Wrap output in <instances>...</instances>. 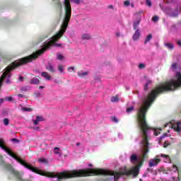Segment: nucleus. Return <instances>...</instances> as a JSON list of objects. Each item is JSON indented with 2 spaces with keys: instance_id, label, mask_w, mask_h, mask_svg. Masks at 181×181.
Wrapping results in <instances>:
<instances>
[{
  "instance_id": "1",
  "label": "nucleus",
  "mask_w": 181,
  "mask_h": 181,
  "mask_svg": "<svg viewBox=\"0 0 181 181\" xmlns=\"http://www.w3.org/2000/svg\"><path fill=\"white\" fill-rule=\"evenodd\" d=\"M51 46H57L58 47H62V44H57L52 42V41H49L44 45V47H42L41 49L30 56L19 59L13 62L11 65L8 66L6 68V71H4L0 77V87L2 86V83H4V80H5L6 77H8V78L11 77L10 73L12 71V70H13V69H16V67H19V66L30 63L33 59H37L39 56H42V54H43V53H45L47 49H50Z\"/></svg>"
},
{
  "instance_id": "2",
  "label": "nucleus",
  "mask_w": 181,
  "mask_h": 181,
  "mask_svg": "<svg viewBox=\"0 0 181 181\" xmlns=\"http://www.w3.org/2000/svg\"><path fill=\"white\" fill-rule=\"evenodd\" d=\"M82 177H86L87 176H95L102 175V176H114V180L118 181V179L121 176H131L133 175L134 177H136L139 175V168L138 167H134L132 169H128L127 167H124L123 171L119 173H115L112 170H105L103 168H88L87 170H81Z\"/></svg>"
},
{
  "instance_id": "3",
  "label": "nucleus",
  "mask_w": 181,
  "mask_h": 181,
  "mask_svg": "<svg viewBox=\"0 0 181 181\" xmlns=\"http://www.w3.org/2000/svg\"><path fill=\"white\" fill-rule=\"evenodd\" d=\"M64 16L62 24L61 25L60 30L52 37V40H49V42H52V43H56L59 39H62L63 35H64L66 30H67V28H69L70 19H71V4H70V0H64Z\"/></svg>"
},
{
  "instance_id": "4",
  "label": "nucleus",
  "mask_w": 181,
  "mask_h": 181,
  "mask_svg": "<svg viewBox=\"0 0 181 181\" xmlns=\"http://www.w3.org/2000/svg\"><path fill=\"white\" fill-rule=\"evenodd\" d=\"M165 158V159H169L168 155L160 154L156 156L153 159H151L148 162L149 168H153L155 166H158V164L160 163V158Z\"/></svg>"
},
{
  "instance_id": "5",
  "label": "nucleus",
  "mask_w": 181,
  "mask_h": 181,
  "mask_svg": "<svg viewBox=\"0 0 181 181\" xmlns=\"http://www.w3.org/2000/svg\"><path fill=\"white\" fill-rule=\"evenodd\" d=\"M55 12L58 15L57 23L60 22V19H62V15L63 13V4H62V1L58 0L55 2Z\"/></svg>"
},
{
  "instance_id": "6",
  "label": "nucleus",
  "mask_w": 181,
  "mask_h": 181,
  "mask_svg": "<svg viewBox=\"0 0 181 181\" xmlns=\"http://www.w3.org/2000/svg\"><path fill=\"white\" fill-rule=\"evenodd\" d=\"M171 128L175 131V132H181V122H177L172 124Z\"/></svg>"
},
{
  "instance_id": "7",
  "label": "nucleus",
  "mask_w": 181,
  "mask_h": 181,
  "mask_svg": "<svg viewBox=\"0 0 181 181\" xmlns=\"http://www.w3.org/2000/svg\"><path fill=\"white\" fill-rule=\"evenodd\" d=\"M46 70L47 71H49V73H52V74H54L56 73V69H54V66H53V64L48 63V64L45 66Z\"/></svg>"
},
{
  "instance_id": "8",
  "label": "nucleus",
  "mask_w": 181,
  "mask_h": 181,
  "mask_svg": "<svg viewBox=\"0 0 181 181\" xmlns=\"http://www.w3.org/2000/svg\"><path fill=\"white\" fill-rule=\"evenodd\" d=\"M139 37H141V32L139 31V29L136 30L135 33H134L132 36L133 40L136 42V40H139Z\"/></svg>"
},
{
  "instance_id": "9",
  "label": "nucleus",
  "mask_w": 181,
  "mask_h": 181,
  "mask_svg": "<svg viewBox=\"0 0 181 181\" xmlns=\"http://www.w3.org/2000/svg\"><path fill=\"white\" fill-rule=\"evenodd\" d=\"M41 76H42V77L45 78V80H48V81L52 80V76L49 74V73H47L46 71L42 72Z\"/></svg>"
},
{
  "instance_id": "10",
  "label": "nucleus",
  "mask_w": 181,
  "mask_h": 181,
  "mask_svg": "<svg viewBox=\"0 0 181 181\" xmlns=\"http://www.w3.org/2000/svg\"><path fill=\"white\" fill-rule=\"evenodd\" d=\"M30 84H35V85L40 84V81L37 77H34L30 79Z\"/></svg>"
},
{
  "instance_id": "11",
  "label": "nucleus",
  "mask_w": 181,
  "mask_h": 181,
  "mask_svg": "<svg viewBox=\"0 0 181 181\" xmlns=\"http://www.w3.org/2000/svg\"><path fill=\"white\" fill-rule=\"evenodd\" d=\"M140 23H141V20H136L133 23V28L134 30H137V28L139 26Z\"/></svg>"
},
{
  "instance_id": "12",
  "label": "nucleus",
  "mask_w": 181,
  "mask_h": 181,
  "mask_svg": "<svg viewBox=\"0 0 181 181\" xmlns=\"http://www.w3.org/2000/svg\"><path fill=\"white\" fill-rule=\"evenodd\" d=\"M38 162L40 163H44L45 165H47V163H49V160H47V159L45 158H40L38 159Z\"/></svg>"
},
{
  "instance_id": "13",
  "label": "nucleus",
  "mask_w": 181,
  "mask_h": 181,
  "mask_svg": "<svg viewBox=\"0 0 181 181\" xmlns=\"http://www.w3.org/2000/svg\"><path fill=\"white\" fill-rule=\"evenodd\" d=\"M136 160H138V156H136V154H132L130 156V161L131 162H136Z\"/></svg>"
},
{
  "instance_id": "14",
  "label": "nucleus",
  "mask_w": 181,
  "mask_h": 181,
  "mask_svg": "<svg viewBox=\"0 0 181 181\" xmlns=\"http://www.w3.org/2000/svg\"><path fill=\"white\" fill-rule=\"evenodd\" d=\"M82 39L83 40H90L91 39V36L89 34H83L82 35Z\"/></svg>"
},
{
  "instance_id": "15",
  "label": "nucleus",
  "mask_w": 181,
  "mask_h": 181,
  "mask_svg": "<svg viewBox=\"0 0 181 181\" xmlns=\"http://www.w3.org/2000/svg\"><path fill=\"white\" fill-rule=\"evenodd\" d=\"M54 153H55V155H59V156H62V153H60V148H59V147H55L54 148Z\"/></svg>"
},
{
  "instance_id": "16",
  "label": "nucleus",
  "mask_w": 181,
  "mask_h": 181,
  "mask_svg": "<svg viewBox=\"0 0 181 181\" xmlns=\"http://www.w3.org/2000/svg\"><path fill=\"white\" fill-rule=\"evenodd\" d=\"M151 39H152V34H148L144 41V45H146V43H148V42H150Z\"/></svg>"
},
{
  "instance_id": "17",
  "label": "nucleus",
  "mask_w": 181,
  "mask_h": 181,
  "mask_svg": "<svg viewBox=\"0 0 181 181\" xmlns=\"http://www.w3.org/2000/svg\"><path fill=\"white\" fill-rule=\"evenodd\" d=\"M165 45L166 47H168L170 50H172L175 48V45L172 43H166Z\"/></svg>"
},
{
  "instance_id": "18",
  "label": "nucleus",
  "mask_w": 181,
  "mask_h": 181,
  "mask_svg": "<svg viewBox=\"0 0 181 181\" xmlns=\"http://www.w3.org/2000/svg\"><path fill=\"white\" fill-rule=\"evenodd\" d=\"M58 70L59 71V73H64V66L62 64H59L58 65Z\"/></svg>"
},
{
  "instance_id": "19",
  "label": "nucleus",
  "mask_w": 181,
  "mask_h": 181,
  "mask_svg": "<svg viewBox=\"0 0 181 181\" xmlns=\"http://www.w3.org/2000/svg\"><path fill=\"white\" fill-rule=\"evenodd\" d=\"M32 110H33V109L30 107H22L21 108V111H23L24 112H30V111H32Z\"/></svg>"
},
{
  "instance_id": "20",
  "label": "nucleus",
  "mask_w": 181,
  "mask_h": 181,
  "mask_svg": "<svg viewBox=\"0 0 181 181\" xmlns=\"http://www.w3.org/2000/svg\"><path fill=\"white\" fill-rule=\"evenodd\" d=\"M88 74V72H78V77H84V76H87Z\"/></svg>"
},
{
  "instance_id": "21",
  "label": "nucleus",
  "mask_w": 181,
  "mask_h": 181,
  "mask_svg": "<svg viewBox=\"0 0 181 181\" xmlns=\"http://www.w3.org/2000/svg\"><path fill=\"white\" fill-rule=\"evenodd\" d=\"M134 110H135V107L131 106V107L127 108L126 112H132V111H134Z\"/></svg>"
},
{
  "instance_id": "22",
  "label": "nucleus",
  "mask_w": 181,
  "mask_h": 181,
  "mask_svg": "<svg viewBox=\"0 0 181 181\" xmlns=\"http://www.w3.org/2000/svg\"><path fill=\"white\" fill-rule=\"evenodd\" d=\"M119 98H118V97L117 96H113V97H112V98H111V101H112V103H117V101H119Z\"/></svg>"
},
{
  "instance_id": "23",
  "label": "nucleus",
  "mask_w": 181,
  "mask_h": 181,
  "mask_svg": "<svg viewBox=\"0 0 181 181\" xmlns=\"http://www.w3.org/2000/svg\"><path fill=\"white\" fill-rule=\"evenodd\" d=\"M112 121H113V122H115L116 124H118V122H119V121L118 120V118H117V117L113 116L112 117Z\"/></svg>"
},
{
  "instance_id": "24",
  "label": "nucleus",
  "mask_w": 181,
  "mask_h": 181,
  "mask_svg": "<svg viewBox=\"0 0 181 181\" xmlns=\"http://www.w3.org/2000/svg\"><path fill=\"white\" fill-rule=\"evenodd\" d=\"M6 164L5 160H4V157L2 156V158H0V165L4 167Z\"/></svg>"
},
{
  "instance_id": "25",
  "label": "nucleus",
  "mask_w": 181,
  "mask_h": 181,
  "mask_svg": "<svg viewBox=\"0 0 181 181\" xmlns=\"http://www.w3.org/2000/svg\"><path fill=\"white\" fill-rule=\"evenodd\" d=\"M57 59H58V60H63L64 59V57L62 55V54H57Z\"/></svg>"
},
{
  "instance_id": "26",
  "label": "nucleus",
  "mask_w": 181,
  "mask_h": 181,
  "mask_svg": "<svg viewBox=\"0 0 181 181\" xmlns=\"http://www.w3.org/2000/svg\"><path fill=\"white\" fill-rule=\"evenodd\" d=\"M4 125H6V126L9 125V119H8V118H4Z\"/></svg>"
},
{
  "instance_id": "27",
  "label": "nucleus",
  "mask_w": 181,
  "mask_h": 181,
  "mask_svg": "<svg viewBox=\"0 0 181 181\" xmlns=\"http://www.w3.org/2000/svg\"><path fill=\"white\" fill-rule=\"evenodd\" d=\"M151 20L153 21V22H158L159 21V17H158L157 16H154Z\"/></svg>"
},
{
  "instance_id": "28",
  "label": "nucleus",
  "mask_w": 181,
  "mask_h": 181,
  "mask_svg": "<svg viewBox=\"0 0 181 181\" xmlns=\"http://www.w3.org/2000/svg\"><path fill=\"white\" fill-rule=\"evenodd\" d=\"M36 119L40 122V121H45V118H43V117H42V116H37Z\"/></svg>"
},
{
  "instance_id": "29",
  "label": "nucleus",
  "mask_w": 181,
  "mask_h": 181,
  "mask_svg": "<svg viewBox=\"0 0 181 181\" xmlns=\"http://www.w3.org/2000/svg\"><path fill=\"white\" fill-rule=\"evenodd\" d=\"M169 145H170V143H169L168 141H165L164 142L163 148H168L169 146Z\"/></svg>"
},
{
  "instance_id": "30",
  "label": "nucleus",
  "mask_w": 181,
  "mask_h": 181,
  "mask_svg": "<svg viewBox=\"0 0 181 181\" xmlns=\"http://www.w3.org/2000/svg\"><path fill=\"white\" fill-rule=\"evenodd\" d=\"M4 100L6 101H12L13 100V98L11 97V96H8V97L4 98Z\"/></svg>"
},
{
  "instance_id": "31",
  "label": "nucleus",
  "mask_w": 181,
  "mask_h": 181,
  "mask_svg": "<svg viewBox=\"0 0 181 181\" xmlns=\"http://www.w3.org/2000/svg\"><path fill=\"white\" fill-rule=\"evenodd\" d=\"M124 6H129V5H131V2H129V1H125L124 2Z\"/></svg>"
},
{
  "instance_id": "32",
  "label": "nucleus",
  "mask_w": 181,
  "mask_h": 181,
  "mask_svg": "<svg viewBox=\"0 0 181 181\" xmlns=\"http://www.w3.org/2000/svg\"><path fill=\"white\" fill-rule=\"evenodd\" d=\"M139 69H145V64H139Z\"/></svg>"
},
{
  "instance_id": "33",
  "label": "nucleus",
  "mask_w": 181,
  "mask_h": 181,
  "mask_svg": "<svg viewBox=\"0 0 181 181\" xmlns=\"http://www.w3.org/2000/svg\"><path fill=\"white\" fill-rule=\"evenodd\" d=\"M146 5H148V6H152V2L151 0H146Z\"/></svg>"
},
{
  "instance_id": "34",
  "label": "nucleus",
  "mask_w": 181,
  "mask_h": 181,
  "mask_svg": "<svg viewBox=\"0 0 181 181\" xmlns=\"http://www.w3.org/2000/svg\"><path fill=\"white\" fill-rule=\"evenodd\" d=\"M71 70H72V71H74V73L76 72V71H74V67L70 66V67L68 68V71H71Z\"/></svg>"
},
{
  "instance_id": "35",
  "label": "nucleus",
  "mask_w": 181,
  "mask_h": 181,
  "mask_svg": "<svg viewBox=\"0 0 181 181\" xmlns=\"http://www.w3.org/2000/svg\"><path fill=\"white\" fill-rule=\"evenodd\" d=\"M160 134V132H158V131H157V130H155L154 131V135L156 136H158V135H159Z\"/></svg>"
},
{
  "instance_id": "36",
  "label": "nucleus",
  "mask_w": 181,
  "mask_h": 181,
  "mask_svg": "<svg viewBox=\"0 0 181 181\" xmlns=\"http://www.w3.org/2000/svg\"><path fill=\"white\" fill-rule=\"evenodd\" d=\"M166 136H167L166 134H165L163 136H160L159 141L160 142V141H162V139H163V138H165Z\"/></svg>"
},
{
  "instance_id": "37",
  "label": "nucleus",
  "mask_w": 181,
  "mask_h": 181,
  "mask_svg": "<svg viewBox=\"0 0 181 181\" xmlns=\"http://www.w3.org/2000/svg\"><path fill=\"white\" fill-rule=\"evenodd\" d=\"M148 86H149V85H148V83H146V84L144 85V90H145V91H147Z\"/></svg>"
},
{
  "instance_id": "38",
  "label": "nucleus",
  "mask_w": 181,
  "mask_h": 181,
  "mask_svg": "<svg viewBox=\"0 0 181 181\" xmlns=\"http://www.w3.org/2000/svg\"><path fill=\"white\" fill-rule=\"evenodd\" d=\"M34 122V125H37V124H39L40 122L37 121V119H36L35 120H33Z\"/></svg>"
},
{
  "instance_id": "39",
  "label": "nucleus",
  "mask_w": 181,
  "mask_h": 181,
  "mask_svg": "<svg viewBox=\"0 0 181 181\" xmlns=\"http://www.w3.org/2000/svg\"><path fill=\"white\" fill-rule=\"evenodd\" d=\"M12 142H19V139H12Z\"/></svg>"
},
{
  "instance_id": "40",
  "label": "nucleus",
  "mask_w": 181,
  "mask_h": 181,
  "mask_svg": "<svg viewBox=\"0 0 181 181\" xmlns=\"http://www.w3.org/2000/svg\"><path fill=\"white\" fill-rule=\"evenodd\" d=\"M80 1L81 0H74V4H76V5H78V4H80Z\"/></svg>"
},
{
  "instance_id": "41",
  "label": "nucleus",
  "mask_w": 181,
  "mask_h": 181,
  "mask_svg": "<svg viewBox=\"0 0 181 181\" xmlns=\"http://www.w3.org/2000/svg\"><path fill=\"white\" fill-rule=\"evenodd\" d=\"M18 97H19L20 98H23L25 97V95H23V94H18Z\"/></svg>"
},
{
  "instance_id": "42",
  "label": "nucleus",
  "mask_w": 181,
  "mask_h": 181,
  "mask_svg": "<svg viewBox=\"0 0 181 181\" xmlns=\"http://www.w3.org/2000/svg\"><path fill=\"white\" fill-rule=\"evenodd\" d=\"M107 8H108V9H114V6H112V5H109V6H107Z\"/></svg>"
},
{
  "instance_id": "43",
  "label": "nucleus",
  "mask_w": 181,
  "mask_h": 181,
  "mask_svg": "<svg viewBox=\"0 0 181 181\" xmlns=\"http://www.w3.org/2000/svg\"><path fill=\"white\" fill-rule=\"evenodd\" d=\"M172 67H173V69H176V67H177L176 63L173 64Z\"/></svg>"
},
{
  "instance_id": "44",
  "label": "nucleus",
  "mask_w": 181,
  "mask_h": 181,
  "mask_svg": "<svg viewBox=\"0 0 181 181\" xmlns=\"http://www.w3.org/2000/svg\"><path fill=\"white\" fill-rule=\"evenodd\" d=\"M34 95L35 97H39V92H37V91L35 92Z\"/></svg>"
},
{
  "instance_id": "45",
  "label": "nucleus",
  "mask_w": 181,
  "mask_h": 181,
  "mask_svg": "<svg viewBox=\"0 0 181 181\" xmlns=\"http://www.w3.org/2000/svg\"><path fill=\"white\" fill-rule=\"evenodd\" d=\"M177 44L178 45V46H180L181 47V41L180 40H178L177 42Z\"/></svg>"
},
{
  "instance_id": "46",
  "label": "nucleus",
  "mask_w": 181,
  "mask_h": 181,
  "mask_svg": "<svg viewBox=\"0 0 181 181\" xmlns=\"http://www.w3.org/2000/svg\"><path fill=\"white\" fill-rule=\"evenodd\" d=\"M151 83H152V81L148 80V81H147L146 84L149 85V84H151Z\"/></svg>"
},
{
  "instance_id": "47",
  "label": "nucleus",
  "mask_w": 181,
  "mask_h": 181,
  "mask_svg": "<svg viewBox=\"0 0 181 181\" xmlns=\"http://www.w3.org/2000/svg\"><path fill=\"white\" fill-rule=\"evenodd\" d=\"M19 80H20V81H23V76H20Z\"/></svg>"
},
{
  "instance_id": "48",
  "label": "nucleus",
  "mask_w": 181,
  "mask_h": 181,
  "mask_svg": "<svg viewBox=\"0 0 181 181\" xmlns=\"http://www.w3.org/2000/svg\"><path fill=\"white\" fill-rule=\"evenodd\" d=\"M6 83L7 84H9V83H11V81L9 80V78H8V79L6 80Z\"/></svg>"
},
{
  "instance_id": "49",
  "label": "nucleus",
  "mask_w": 181,
  "mask_h": 181,
  "mask_svg": "<svg viewBox=\"0 0 181 181\" xmlns=\"http://www.w3.org/2000/svg\"><path fill=\"white\" fill-rule=\"evenodd\" d=\"M21 91H26V88H22Z\"/></svg>"
},
{
  "instance_id": "50",
  "label": "nucleus",
  "mask_w": 181,
  "mask_h": 181,
  "mask_svg": "<svg viewBox=\"0 0 181 181\" xmlns=\"http://www.w3.org/2000/svg\"><path fill=\"white\" fill-rule=\"evenodd\" d=\"M34 129H35V131H39V127H34Z\"/></svg>"
},
{
  "instance_id": "51",
  "label": "nucleus",
  "mask_w": 181,
  "mask_h": 181,
  "mask_svg": "<svg viewBox=\"0 0 181 181\" xmlns=\"http://www.w3.org/2000/svg\"><path fill=\"white\" fill-rule=\"evenodd\" d=\"M101 181H110V179H105V180H102Z\"/></svg>"
},
{
  "instance_id": "52",
  "label": "nucleus",
  "mask_w": 181,
  "mask_h": 181,
  "mask_svg": "<svg viewBox=\"0 0 181 181\" xmlns=\"http://www.w3.org/2000/svg\"><path fill=\"white\" fill-rule=\"evenodd\" d=\"M0 103H4V98L0 99Z\"/></svg>"
},
{
  "instance_id": "53",
  "label": "nucleus",
  "mask_w": 181,
  "mask_h": 181,
  "mask_svg": "<svg viewBox=\"0 0 181 181\" xmlns=\"http://www.w3.org/2000/svg\"><path fill=\"white\" fill-rule=\"evenodd\" d=\"M39 88H40V89L45 88V86H40L39 87Z\"/></svg>"
},
{
  "instance_id": "54",
  "label": "nucleus",
  "mask_w": 181,
  "mask_h": 181,
  "mask_svg": "<svg viewBox=\"0 0 181 181\" xmlns=\"http://www.w3.org/2000/svg\"><path fill=\"white\" fill-rule=\"evenodd\" d=\"M116 36H119V33H116Z\"/></svg>"
},
{
  "instance_id": "55",
  "label": "nucleus",
  "mask_w": 181,
  "mask_h": 181,
  "mask_svg": "<svg viewBox=\"0 0 181 181\" xmlns=\"http://www.w3.org/2000/svg\"><path fill=\"white\" fill-rule=\"evenodd\" d=\"M134 4H132V8H134Z\"/></svg>"
},
{
  "instance_id": "56",
  "label": "nucleus",
  "mask_w": 181,
  "mask_h": 181,
  "mask_svg": "<svg viewBox=\"0 0 181 181\" xmlns=\"http://www.w3.org/2000/svg\"><path fill=\"white\" fill-rule=\"evenodd\" d=\"M76 145H77V146L80 145V143H77Z\"/></svg>"
},
{
  "instance_id": "57",
  "label": "nucleus",
  "mask_w": 181,
  "mask_h": 181,
  "mask_svg": "<svg viewBox=\"0 0 181 181\" xmlns=\"http://www.w3.org/2000/svg\"><path fill=\"white\" fill-rule=\"evenodd\" d=\"M147 170L149 171V168H147Z\"/></svg>"
},
{
  "instance_id": "58",
  "label": "nucleus",
  "mask_w": 181,
  "mask_h": 181,
  "mask_svg": "<svg viewBox=\"0 0 181 181\" xmlns=\"http://www.w3.org/2000/svg\"><path fill=\"white\" fill-rule=\"evenodd\" d=\"M0 158H2V156L0 155Z\"/></svg>"
},
{
  "instance_id": "59",
  "label": "nucleus",
  "mask_w": 181,
  "mask_h": 181,
  "mask_svg": "<svg viewBox=\"0 0 181 181\" xmlns=\"http://www.w3.org/2000/svg\"><path fill=\"white\" fill-rule=\"evenodd\" d=\"M89 166H92V165H91V164H90V165H89Z\"/></svg>"
}]
</instances>
